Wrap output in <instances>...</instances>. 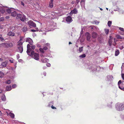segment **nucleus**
<instances>
[{
	"mask_svg": "<svg viewBox=\"0 0 124 124\" xmlns=\"http://www.w3.org/2000/svg\"><path fill=\"white\" fill-rule=\"evenodd\" d=\"M43 48L44 50H46L47 49V47L46 46L44 47Z\"/></svg>",
	"mask_w": 124,
	"mask_h": 124,
	"instance_id": "obj_41",
	"label": "nucleus"
},
{
	"mask_svg": "<svg viewBox=\"0 0 124 124\" xmlns=\"http://www.w3.org/2000/svg\"><path fill=\"white\" fill-rule=\"evenodd\" d=\"M97 33L94 32H93L92 34V37L94 39L96 38L97 37Z\"/></svg>",
	"mask_w": 124,
	"mask_h": 124,
	"instance_id": "obj_10",
	"label": "nucleus"
},
{
	"mask_svg": "<svg viewBox=\"0 0 124 124\" xmlns=\"http://www.w3.org/2000/svg\"><path fill=\"white\" fill-rule=\"evenodd\" d=\"M72 44V43H71L70 42H69V44L70 45V44Z\"/></svg>",
	"mask_w": 124,
	"mask_h": 124,
	"instance_id": "obj_60",
	"label": "nucleus"
},
{
	"mask_svg": "<svg viewBox=\"0 0 124 124\" xmlns=\"http://www.w3.org/2000/svg\"><path fill=\"white\" fill-rule=\"evenodd\" d=\"M2 92V90L0 89V93H1Z\"/></svg>",
	"mask_w": 124,
	"mask_h": 124,
	"instance_id": "obj_62",
	"label": "nucleus"
},
{
	"mask_svg": "<svg viewBox=\"0 0 124 124\" xmlns=\"http://www.w3.org/2000/svg\"><path fill=\"white\" fill-rule=\"evenodd\" d=\"M85 56H86V55L85 54H81V55H80V56H79V57H81L82 58H83L85 57Z\"/></svg>",
	"mask_w": 124,
	"mask_h": 124,
	"instance_id": "obj_32",
	"label": "nucleus"
},
{
	"mask_svg": "<svg viewBox=\"0 0 124 124\" xmlns=\"http://www.w3.org/2000/svg\"><path fill=\"white\" fill-rule=\"evenodd\" d=\"M48 60L47 59L43 58L41 59V61L43 63H45L47 62Z\"/></svg>",
	"mask_w": 124,
	"mask_h": 124,
	"instance_id": "obj_15",
	"label": "nucleus"
},
{
	"mask_svg": "<svg viewBox=\"0 0 124 124\" xmlns=\"http://www.w3.org/2000/svg\"><path fill=\"white\" fill-rule=\"evenodd\" d=\"M32 40L31 41H30L29 43V44H30V45H32Z\"/></svg>",
	"mask_w": 124,
	"mask_h": 124,
	"instance_id": "obj_45",
	"label": "nucleus"
},
{
	"mask_svg": "<svg viewBox=\"0 0 124 124\" xmlns=\"http://www.w3.org/2000/svg\"><path fill=\"white\" fill-rule=\"evenodd\" d=\"M18 48L19 49V52L22 53L23 51V46H18Z\"/></svg>",
	"mask_w": 124,
	"mask_h": 124,
	"instance_id": "obj_14",
	"label": "nucleus"
},
{
	"mask_svg": "<svg viewBox=\"0 0 124 124\" xmlns=\"http://www.w3.org/2000/svg\"><path fill=\"white\" fill-rule=\"evenodd\" d=\"M16 17L17 19H20L22 22H24L26 20L25 16L24 14H17Z\"/></svg>",
	"mask_w": 124,
	"mask_h": 124,
	"instance_id": "obj_3",
	"label": "nucleus"
},
{
	"mask_svg": "<svg viewBox=\"0 0 124 124\" xmlns=\"http://www.w3.org/2000/svg\"><path fill=\"white\" fill-rule=\"evenodd\" d=\"M85 36L86 37L87 40L88 41H90L91 34L87 32L85 33Z\"/></svg>",
	"mask_w": 124,
	"mask_h": 124,
	"instance_id": "obj_8",
	"label": "nucleus"
},
{
	"mask_svg": "<svg viewBox=\"0 0 124 124\" xmlns=\"http://www.w3.org/2000/svg\"><path fill=\"white\" fill-rule=\"evenodd\" d=\"M39 50L42 53H44V52L43 48H40L39 49Z\"/></svg>",
	"mask_w": 124,
	"mask_h": 124,
	"instance_id": "obj_31",
	"label": "nucleus"
},
{
	"mask_svg": "<svg viewBox=\"0 0 124 124\" xmlns=\"http://www.w3.org/2000/svg\"><path fill=\"white\" fill-rule=\"evenodd\" d=\"M45 45L47 46H48L50 45V44L49 43H46V44Z\"/></svg>",
	"mask_w": 124,
	"mask_h": 124,
	"instance_id": "obj_52",
	"label": "nucleus"
},
{
	"mask_svg": "<svg viewBox=\"0 0 124 124\" xmlns=\"http://www.w3.org/2000/svg\"><path fill=\"white\" fill-rule=\"evenodd\" d=\"M120 116L122 119H124V114L121 115Z\"/></svg>",
	"mask_w": 124,
	"mask_h": 124,
	"instance_id": "obj_39",
	"label": "nucleus"
},
{
	"mask_svg": "<svg viewBox=\"0 0 124 124\" xmlns=\"http://www.w3.org/2000/svg\"><path fill=\"white\" fill-rule=\"evenodd\" d=\"M74 3V2H73V1H72V3H71L73 4Z\"/></svg>",
	"mask_w": 124,
	"mask_h": 124,
	"instance_id": "obj_64",
	"label": "nucleus"
},
{
	"mask_svg": "<svg viewBox=\"0 0 124 124\" xmlns=\"http://www.w3.org/2000/svg\"><path fill=\"white\" fill-rule=\"evenodd\" d=\"M35 48V45H32L31 46V49L33 50Z\"/></svg>",
	"mask_w": 124,
	"mask_h": 124,
	"instance_id": "obj_38",
	"label": "nucleus"
},
{
	"mask_svg": "<svg viewBox=\"0 0 124 124\" xmlns=\"http://www.w3.org/2000/svg\"><path fill=\"white\" fill-rule=\"evenodd\" d=\"M119 88L121 90L124 91V87H121L120 86H118Z\"/></svg>",
	"mask_w": 124,
	"mask_h": 124,
	"instance_id": "obj_35",
	"label": "nucleus"
},
{
	"mask_svg": "<svg viewBox=\"0 0 124 124\" xmlns=\"http://www.w3.org/2000/svg\"><path fill=\"white\" fill-rule=\"evenodd\" d=\"M78 12V10L77 9L75 8L74 9L72 10H71L69 14L70 15L71 14H77Z\"/></svg>",
	"mask_w": 124,
	"mask_h": 124,
	"instance_id": "obj_9",
	"label": "nucleus"
},
{
	"mask_svg": "<svg viewBox=\"0 0 124 124\" xmlns=\"http://www.w3.org/2000/svg\"><path fill=\"white\" fill-rule=\"evenodd\" d=\"M6 89L7 91H9L11 90L12 89L11 86L9 85L7 86Z\"/></svg>",
	"mask_w": 124,
	"mask_h": 124,
	"instance_id": "obj_16",
	"label": "nucleus"
},
{
	"mask_svg": "<svg viewBox=\"0 0 124 124\" xmlns=\"http://www.w3.org/2000/svg\"><path fill=\"white\" fill-rule=\"evenodd\" d=\"M3 40H4V39L2 37H0V40L2 41Z\"/></svg>",
	"mask_w": 124,
	"mask_h": 124,
	"instance_id": "obj_43",
	"label": "nucleus"
},
{
	"mask_svg": "<svg viewBox=\"0 0 124 124\" xmlns=\"http://www.w3.org/2000/svg\"><path fill=\"white\" fill-rule=\"evenodd\" d=\"M9 116L11 117L12 118H13L14 117V114L11 112H10L9 113Z\"/></svg>",
	"mask_w": 124,
	"mask_h": 124,
	"instance_id": "obj_19",
	"label": "nucleus"
},
{
	"mask_svg": "<svg viewBox=\"0 0 124 124\" xmlns=\"http://www.w3.org/2000/svg\"><path fill=\"white\" fill-rule=\"evenodd\" d=\"M11 13V16H12L15 17L16 16H17L16 12L15 10H12V11Z\"/></svg>",
	"mask_w": 124,
	"mask_h": 124,
	"instance_id": "obj_11",
	"label": "nucleus"
},
{
	"mask_svg": "<svg viewBox=\"0 0 124 124\" xmlns=\"http://www.w3.org/2000/svg\"><path fill=\"white\" fill-rule=\"evenodd\" d=\"M21 4L24 7V4L22 1L21 2Z\"/></svg>",
	"mask_w": 124,
	"mask_h": 124,
	"instance_id": "obj_50",
	"label": "nucleus"
},
{
	"mask_svg": "<svg viewBox=\"0 0 124 124\" xmlns=\"http://www.w3.org/2000/svg\"><path fill=\"white\" fill-rule=\"evenodd\" d=\"M53 101L50 102H49V104L48 105V106L49 107H50V105H53Z\"/></svg>",
	"mask_w": 124,
	"mask_h": 124,
	"instance_id": "obj_37",
	"label": "nucleus"
},
{
	"mask_svg": "<svg viewBox=\"0 0 124 124\" xmlns=\"http://www.w3.org/2000/svg\"><path fill=\"white\" fill-rule=\"evenodd\" d=\"M54 0H50V2H53Z\"/></svg>",
	"mask_w": 124,
	"mask_h": 124,
	"instance_id": "obj_59",
	"label": "nucleus"
},
{
	"mask_svg": "<svg viewBox=\"0 0 124 124\" xmlns=\"http://www.w3.org/2000/svg\"><path fill=\"white\" fill-rule=\"evenodd\" d=\"M66 21L67 22H71L72 20V18L71 16H69L67 17L66 19Z\"/></svg>",
	"mask_w": 124,
	"mask_h": 124,
	"instance_id": "obj_12",
	"label": "nucleus"
},
{
	"mask_svg": "<svg viewBox=\"0 0 124 124\" xmlns=\"http://www.w3.org/2000/svg\"><path fill=\"white\" fill-rule=\"evenodd\" d=\"M0 11L2 13H4L5 12V9H2L0 10Z\"/></svg>",
	"mask_w": 124,
	"mask_h": 124,
	"instance_id": "obj_34",
	"label": "nucleus"
},
{
	"mask_svg": "<svg viewBox=\"0 0 124 124\" xmlns=\"http://www.w3.org/2000/svg\"><path fill=\"white\" fill-rule=\"evenodd\" d=\"M116 37L118 39H123V38L119 35H116Z\"/></svg>",
	"mask_w": 124,
	"mask_h": 124,
	"instance_id": "obj_24",
	"label": "nucleus"
},
{
	"mask_svg": "<svg viewBox=\"0 0 124 124\" xmlns=\"http://www.w3.org/2000/svg\"><path fill=\"white\" fill-rule=\"evenodd\" d=\"M2 114V113L1 111L0 110V116H1Z\"/></svg>",
	"mask_w": 124,
	"mask_h": 124,
	"instance_id": "obj_58",
	"label": "nucleus"
},
{
	"mask_svg": "<svg viewBox=\"0 0 124 124\" xmlns=\"http://www.w3.org/2000/svg\"><path fill=\"white\" fill-rule=\"evenodd\" d=\"M121 76L122 79L124 80V74L122 73L121 74Z\"/></svg>",
	"mask_w": 124,
	"mask_h": 124,
	"instance_id": "obj_40",
	"label": "nucleus"
},
{
	"mask_svg": "<svg viewBox=\"0 0 124 124\" xmlns=\"http://www.w3.org/2000/svg\"><path fill=\"white\" fill-rule=\"evenodd\" d=\"M51 107L53 109H56V108L54 106H53V105L51 106Z\"/></svg>",
	"mask_w": 124,
	"mask_h": 124,
	"instance_id": "obj_48",
	"label": "nucleus"
},
{
	"mask_svg": "<svg viewBox=\"0 0 124 124\" xmlns=\"http://www.w3.org/2000/svg\"><path fill=\"white\" fill-rule=\"evenodd\" d=\"M3 60V59L1 58H0V61H2Z\"/></svg>",
	"mask_w": 124,
	"mask_h": 124,
	"instance_id": "obj_57",
	"label": "nucleus"
},
{
	"mask_svg": "<svg viewBox=\"0 0 124 124\" xmlns=\"http://www.w3.org/2000/svg\"><path fill=\"white\" fill-rule=\"evenodd\" d=\"M79 2V0H76V3H77V4Z\"/></svg>",
	"mask_w": 124,
	"mask_h": 124,
	"instance_id": "obj_51",
	"label": "nucleus"
},
{
	"mask_svg": "<svg viewBox=\"0 0 124 124\" xmlns=\"http://www.w3.org/2000/svg\"><path fill=\"white\" fill-rule=\"evenodd\" d=\"M112 39H109L108 43L109 46H111L112 44Z\"/></svg>",
	"mask_w": 124,
	"mask_h": 124,
	"instance_id": "obj_20",
	"label": "nucleus"
},
{
	"mask_svg": "<svg viewBox=\"0 0 124 124\" xmlns=\"http://www.w3.org/2000/svg\"><path fill=\"white\" fill-rule=\"evenodd\" d=\"M16 85L15 84L13 85H12V87L13 88H15L16 87Z\"/></svg>",
	"mask_w": 124,
	"mask_h": 124,
	"instance_id": "obj_46",
	"label": "nucleus"
},
{
	"mask_svg": "<svg viewBox=\"0 0 124 124\" xmlns=\"http://www.w3.org/2000/svg\"><path fill=\"white\" fill-rule=\"evenodd\" d=\"M8 35L10 36H15V33L12 31H10L8 33Z\"/></svg>",
	"mask_w": 124,
	"mask_h": 124,
	"instance_id": "obj_13",
	"label": "nucleus"
},
{
	"mask_svg": "<svg viewBox=\"0 0 124 124\" xmlns=\"http://www.w3.org/2000/svg\"><path fill=\"white\" fill-rule=\"evenodd\" d=\"M31 31L32 32H35L36 31L35 30H31Z\"/></svg>",
	"mask_w": 124,
	"mask_h": 124,
	"instance_id": "obj_53",
	"label": "nucleus"
},
{
	"mask_svg": "<svg viewBox=\"0 0 124 124\" xmlns=\"http://www.w3.org/2000/svg\"><path fill=\"white\" fill-rule=\"evenodd\" d=\"M4 73L1 71H0V78H2L3 76Z\"/></svg>",
	"mask_w": 124,
	"mask_h": 124,
	"instance_id": "obj_29",
	"label": "nucleus"
},
{
	"mask_svg": "<svg viewBox=\"0 0 124 124\" xmlns=\"http://www.w3.org/2000/svg\"><path fill=\"white\" fill-rule=\"evenodd\" d=\"M28 55L33 57L36 60H38L39 59V54L36 53H35L34 51L33 50L32 51L30 54Z\"/></svg>",
	"mask_w": 124,
	"mask_h": 124,
	"instance_id": "obj_1",
	"label": "nucleus"
},
{
	"mask_svg": "<svg viewBox=\"0 0 124 124\" xmlns=\"http://www.w3.org/2000/svg\"><path fill=\"white\" fill-rule=\"evenodd\" d=\"M11 83V81L10 80H8L7 81L6 83L8 84H10Z\"/></svg>",
	"mask_w": 124,
	"mask_h": 124,
	"instance_id": "obj_33",
	"label": "nucleus"
},
{
	"mask_svg": "<svg viewBox=\"0 0 124 124\" xmlns=\"http://www.w3.org/2000/svg\"><path fill=\"white\" fill-rule=\"evenodd\" d=\"M13 46V45L11 43H8L7 42H5L2 43L1 45V47L4 48L12 47Z\"/></svg>",
	"mask_w": 124,
	"mask_h": 124,
	"instance_id": "obj_4",
	"label": "nucleus"
},
{
	"mask_svg": "<svg viewBox=\"0 0 124 124\" xmlns=\"http://www.w3.org/2000/svg\"><path fill=\"white\" fill-rule=\"evenodd\" d=\"M27 52L28 54H30V53H31V52L32 51L31 50V46L30 44H28L27 45Z\"/></svg>",
	"mask_w": 124,
	"mask_h": 124,
	"instance_id": "obj_7",
	"label": "nucleus"
},
{
	"mask_svg": "<svg viewBox=\"0 0 124 124\" xmlns=\"http://www.w3.org/2000/svg\"><path fill=\"white\" fill-rule=\"evenodd\" d=\"M47 66L48 67H49L50 66V64L49 63H47L46 64Z\"/></svg>",
	"mask_w": 124,
	"mask_h": 124,
	"instance_id": "obj_42",
	"label": "nucleus"
},
{
	"mask_svg": "<svg viewBox=\"0 0 124 124\" xmlns=\"http://www.w3.org/2000/svg\"><path fill=\"white\" fill-rule=\"evenodd\" d=\"M83 46H82L81 47H79V52H81L83 51Z\"/></svg>",
	"mask_w": 124,
	"mask_h": 124,
	"instance_id": "obj_27",
	"label": "nucleus"
},
{
	"mask_svg": "<svg viewBox=\"0 0 124 124\" xmlns=\"http://www.w3.org/2000/svg\"><path fill=\"white\" fill-rule=\"evenodd\" d=\"M112 39V37L111 36H110L109 37V39Z\"/></svg>",
	"mask_w": 124,
	"mask_h": 124,
	"instance_id": "obj_61",
	"label": "nucleus"
},
{
	"mask_svg": "<svg viewBox=\"0 0 124 124\" xmlns=\"http://www.w3.org/2000/svg\"><path fill=\"white\" fill-rule=\"evenodd\" d=\"M22 30L24 32H26L27 30V28L26 26H24Z\"/></svg>",
	"mask_w": 124,
	"mask_h": 124,
	"instance_id": "obj_17",
	"label": "nucleus"
},
{
	"mask_svg": "<svg viewBox=\"0 0 124 124\" xmlns=\"http://www.w3.org/2000/svg\"><path fill=\"white\" fill-rule=\"evenodd\" d=\"M32 39H31L30 38H28L26 39L25 40V41L26 42H29L30 41H31Z\"/></svg>",
	"mask_w": 124,
	"mask_h": 124,
	"instance_id": "obj_26",
	"label": "nucleus"
},
{
	"mask_svg": "<svg viewBox=\"0 0 124 124\" xmlns=\"http://www.w3.org/2000/svg\"><path fill=\"white\" fill-rule=\"evenodd\" d=\"M40 56L41 57H44V55L42 54H41L40 55Z\"/></svg>",
	"mask_w": 124,
	"mask_h": 124,
	"instance_id": "obj_56",
	"label": "nucleus"
},
{
	"mask_svg": "<svg viewBox=\"0 0 124 124\" xmlns=\"http://www.w3.org/2000/svg\"><path fill=\"white\" fill-rule=\"evenodd\" d=\"M119 29L121 31H122L123 32H124V29L123 28L119 27Z\"/></svg>",
	"mask_w": 124,
	"mask_h": 124,
	"instance_id": "obj_36",
	"label": "nucleus"
},
{
	"mask_svg": "<svg viewBox=\"0 0 124 124\" xmlns=\"http://www.w3.org/2000/svg\"><path fill=\"white\" fill-rule=\"evenodd\" d=\"M9 61L11 63H13V61L12 60H9Z\"/></svg>",
	"mask_w": 124,
	"mask_h": 124,
	"instance_id": "obj_54",
	"label": "nucleus"
},
{
	"mask_svg": "<svg viewBox=\"0 0 124 124\" xmlns=\"http://www.w3.org/2000/svg\"><path fill=\"white\" fill-rule=\"evenodd\" d=\"M123 48H124V47L123 46H121L120 47V48L121 49H123Z\"/></svg>",
	"mask_w": 124,
	"mask_h": 124,
	"instance_id": "obj_49",
	"label": "nucleus"
},
{
	"mask_svg": "<svg viewBox=\"0 0 124 124\" xmlns=\"http://www.w3.org/2000/svg\"><path fill=\"white\" fill-rule=\"evenodd\" d=\"M28 24L30 26L33 27H35L36 26V23L31 20H30L28 22Z\"/></svg>",
	"mask_w": 124,
	"mask_h": 124,
	"instance_id": "obj_6",
	"label": "nucleus"
},
{
	"mask_svg": "<svg viewBox=\"0 0 124 124\" xmlns=\"http://www.w3.org/2000/svg\"><path fill=\"white\" fill-rule=\"evenodd\" d=\"M121 80H120L118 82V85L119 86V85L121 84Z\"/></svg>",
	"mask_w": 124,
	"mask_h": 124,
	"instance_id": "obj_44",
	"label": "nucleus"
},
{
	"mask_svg": "<svg viewBox=\"0 0 124 124\" xmlns=\"http://www.w3.org/2000/svg\"><path fill=\"white\" fill-rule=\"evenodd\" d=\"M7 64V62H3L1 64V66L3 67H5L6 66Z\"/></svg>",
	"mask_w": 124,
	"mask_h": 124,
	"instance_id": "obj_21",
	"label": "nucleus"
},
{
	"mask_svg": "<svg viewBox=\"0 0 124 124\" xmlns=\"http://www.w3.org/2000/svg\"><path fill=\"white\" fill-rule=\"evenodd\" d=\"M119 53V50L117 49H116V50L115 52V55L116 56H117L118 55Z\"/></svg>",
	"mask_w": 124,
	"mask_h": 124,
	"instance_id": "obj_22",
	"label": "nucleus"
},
{
	"mask_svg": "<svg viewBox=\"0 0 124 124\" xmlns=\"http://www.w3.org/2000/svg\"><path fill=\"white\" fill-rule=\"evenodd\" d=\"M9 16H7L6 17V19H9Z\"/></svg>",
	"mask_w": 124,
	"mask_h": 124,
	"instance_id": "obj_55",
	"label": "nucleus"
},
{
	"mask_svg": "<svg viewBox=\"0 0 124 124\" xmlns=\"http://www.w3.org/2000/svg\"><path fill=\"white\" fill-rule=\"evenodd\" d=\"M37 47H41V46L40 45L38 44H37Z\"/></svg>",
	"mask_w": 124,
	"mask_h": 124,
	"instance_id": "obj_47",
	"label": "nucleus"
},
{
	"mask_svg": "<svg viewBox=\"0 0 124 124\" xmlns=\"http://www.w3.org/2000/svg\"><path fill=\"white\" fill-rule=\"evenodd\" d=\"M20 39L19 41L18 42L17 46H23V43L24 42V41L23 40V38L22 37H20Z\"/></svg>",
	"mask_w": 124,
	"mask_h": 124,
	"instance_id": "obj_5",
	"label": "nucleus"
},
{
	"mask_svg": "<svg viewBox=\"0 0 124 124\" xmlns=\"http://www.w3.org/2000/svg\"><path fill=\"white\" fill-rule=\"evenodd\" d=\"M104 30L105 33L106 34H108L109 31V30L107 29H105Z\"/></svg>",
	"mask_w": 124,
	"mask_h": 124,
	"instance_id": "obj_25",
	"label": "nucleus"
},
{
	"mask_svg": "<svg viewBox=\"0 0 124 124\" xmlns=\"http://www.w3.org/2000/svg\"><path fill=\"white\" fill-rule=\"evenodd\" d=\"M13 9L12 8L8 9L7 10V12L9 14H10L12 11Z\"/></svg>",
	"mask_w": 124,
	"mask_h": 124,
	"instance_id": "obj_18",
	"label": "nucleus"
},
{
	"mask_svg": "<svg viewBox=\"0 0 124 124\" xmlns=\"http://www.w3.org/2000/svg\"><path fill=\"white\" fill-rule=\"evenodd\" d=\"M114 41H115V40H116V38H114Z\"/></svg>",
	"mask_w": 124,
	"mask_h": 124,
	"instance_id": "obj_63",
	"label": "nucleus"
},
{
	"mask_svg": "<svg viewBox=\"0 0 124 124\" xmlns=\"http://www.w3.org/2000/svg\"><path fill=\"white\" fill-rule=\"evenodd\" d=\"M1 99L3 101H5L6 100V97L5 96V95L2 96L1 98Z\"/></svg>",
	"mask_w": 124,
	"mask_h": 124,
	"instance_id": "obj_30",
	"label": "nucleus"
},
{
	"mask_svg": "<svg viewBox=\"0 0 124 124\" xmlns=\"http://www.w3.org/2000/svg\"><path fill=\"white\" fill-rule=\"evenodd\" d=\"M116 109L117 110H121L124 109V104L119 103H117L116 105Z\"/></svg>",
	"mask_w": 124,
	"mask_h": 124,
	"instance_id": "obj_2",
	"label": "nucleus"
},
{
	"mask_svg": "<svg viewBox=\"0 0 124 124\" xmlns=\"http://www.w3.org/2000/svg\"><path fill=\"white\" fill-rule=\"evenodd\" d=\"M112 23V22L111 21H109L108 22V26L110 27Z\"/></svg>",
	"mask_w": 124,
	"mask_h": 124,
	"instance_id": "obj_28",
	"label": "nucleus"
},
{
	"mask_svg": "<svg viewBox=\"0 0 124 124\" xmlns=\"http://www.w3.org/2000/svg\"><path fill=\"white\" fill-rule=\"evenodd\" d=\"M49 7L51 8H52L53 6V2H49Z\"/></svg>",
	"mask_w": 124,
	"mask_h": 124,
	"instance_id": "obj_23",
	"label": "nucleus"
}]
</instances>
